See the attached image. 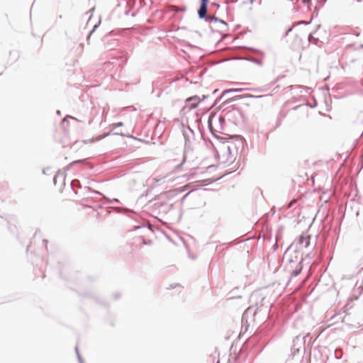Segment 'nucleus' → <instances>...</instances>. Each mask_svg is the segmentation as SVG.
I'll return each mask as SVG.
<instances>
[{"label": "nucleus", "instance_id": "nucleus-2", "mask_svg": "<svg viewBox=\"0 0 363 363\" xmlns=\"http://www.w3.org/2000/svg\"><path fill=\"white\" fill-rule=\"evenodd\" d=\"M208 0H201V6L199 9V16L200 18H204L207 13V5Z\"/></svg>", "mask_w": 363, "mask_h": 363}, {"label": "nucleus", "instance_id": "nucleus-4", "mask_svg": "<svg viewBox=\"0 0 363 363\" xmlns=\"http://www.w3.org/2000/svg\"><path fill=\"white\" fill-rule=\"evenodd\" d=\"M294 249L293 248V247L291 245L287 250L284 253V258L286 259H289L291 257L292 255V253L294 252Z\"/></svg>", "mask_w": 363, "mask_h": 363}, {"label": "nucleus", "instance_id": "nucleus-1", "mask_svg": "<svg viewBox=\"0 0 363 363\" xmlns=\"http://www.w3.org/2000/svg\"><path fill=\"white\" fill-rule=\"evenodd\" d=\"M311 36V33L308 31L296 30L294 33V39L293 40V43L295 45H299L303 40L308 39L309 41Z\"/></svg>", "mask_w": 363, "mask_h": 363}, {"label": "nucleus", "instance_id": "nucleus-7", "mask_svg": "<svg viewBox=\"0 0 363 363\" xmlns=\"http://www.w3.org/2000/svg\"><path fill=\"white\" fill-rule=\"evenodd\" d=\"M189 100V101H191V100H197V99H196V98H195V99H194V98H190Z\"/></svg>", "mask_w": 363, "mask_h": 363}, {"label": "nucleus", "instance_id": "nucleus-6", "mask_svg": "<svg viewBox=\"0 0 363 363\" xmlns=\"http://www.w3.org/2000/svg\"><path fill=\"white\" fill-rule=\"evenodd\" d=\"M121 125H122V123H117L113 124V127H118V126H121Z\"/></svg>", "mask_w": 363, "mask_h": 363}, {"label": "nucleus", "instance_id": "nucleus-9", "mask_svg": "<svg viewBox=\"0 0 363 363\" xmlns=\"http://www.w3.org/2000/svg\"><path fill=\"white\" fill-rule=\"evenodd\" d=\"M233 91H238V89H233Z\"/></svg>", "mask_w": 363, "mask_h": 363}, {"label": "nucleus", "instance_id": "nucleus-8", "mask_svg": "<svg viewBox=\"0 0 363 363\" xmlns=\"http://www.w3.org/2000/svg\"><path fill=\"white\" fill-rule=\"evenodd\" d=\"M298 273H299V272H296L294 273V275H295V276H296V275H298Z\"/></svg>", "mask_w": 363, "mask_h": 363}, {"label": "nucleus", "instance_id": "nucleus-5", "mask_svg": "<svg viewBox=\"0 0 363 363\" xmlns=\"http://www.w3.org/2000/svg\"><path fill=\"white\" fill-rule=\"evenodd\" d=\"M296 201H297L296 199H294V200H292L291 202H289V203L287 205V208H289L292 207V206H293L295 203H296Z\"/></svg>", "mask_w": 363, "mask_h": 363}, {"label": "nucleus", "instance_id": "nucleus-3", "mask_svg": "<svg viewBox=\"0 0 363 363\" xmlns=\"http://www.w3.org/2000/svg\"><path fill=\"white\" fill-rule=\"evenodd\" d=\"M310 242V238L308 236H300L298 238V244L300 245H303L305 247H306Z\"/></svg>", "mask_w": 363, "mask_h": 363}]
</instances>
